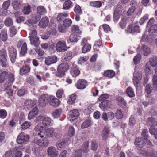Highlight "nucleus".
<instances>
[{"label":"nucleus","mask_w":157,"mask_h":157,"mask_svg":"<svg viewBox=\"0 0 157 157\" xmlns=\"http://www.w3.org/2000/svg\"><path fill=\"white\" fill-rule=\"evenodd\" d=\"M44 136L48 137H51L54 140L59 139L61 137V135L59 133L56 132L52 128H50L44 131Z\"/></svg>","instance_id":"nucleus-1"},{"label":"nucleus","mask_w":157,"mask_h":157,"mask_svg":"<svg viewBox=\"0 0 157 157\" xmlns=\"http://www.w3.org/2000/svg\"><path fill=\"white\" fill-rule=\"evenodd\" d=\"M69 67V65L67 63L60 64L57 68V71L56 74V76L59 77H63L65 72L67 71Z\"/></svg>","instance_id":"nucleus-2"},{"label":"nucleus","mask_w":157,"mask_h":157,"mask_svg":"<svg viewBox=\"0 0 157 157\" xmlns=\"http://www.w3.org/2000/svg\"><path fill=\"white\" fill-rule=\"evenodd\" d=\"M37 33L35 30L32 31L30 33V40L31 44L36 47L38 46L39 44V38L37 37Z\"/></svg>","instance_id":"nucleus-3"},{"label":"nucleus","mask_w":157,"mask_h":157,"mask_svg":"<svg viewBox=\"0 0 157 157\" xmlns=\"http://www.w3.org/2000/svg\"><path fill=\"white\" fill-rule=\"evenodd\" d=\"M142 73L141 71H138L135 70L133 75V81L136 89L138 88V84L142 78Z\"/></svg>","instance_id":"nucleus-4"},{"label":"nucleus","mask_w":157,"mask_h":157,"mask_svg":"<svg viewBox=\"0 0 157 157\" xmlns=\"http://www.w3.org/2000/svg\"><path fill=\"white\" fill-rule=\"evenodd\" d=\"M29 139V136L28 135L24 132H21L17 136L16 141L19 144H25Z\"/></svg>","instance_id":"nucleus-5"},{"label":"nucleus","mask_w":157,"mask_h":157,"mask_svg":"<svg viewBox=\"0 0 157 157\" xmlns=\"http://www.w3.org/2000/svg\"><path fill=\"white\" fill-rule=\"evenodd\" d=\"M7 57L6 50L4 49L1 50L0 53V61L1 64L3 67H6L8 66Z\"/></svg>","instance_id":"nucleus-6"},{"label":"nucleus","mask_w":157,"mask_h":157,"mask_svg":"<svg viewBox=\"0 0 157 157\" xmlns=\"http://www.w3.org/2000/svg\"><path fill=\"white\" fill-rule=\"evenodd\" d=\"M69 47L67 46L66 42L64 41H59L56 44V48L57 52H63L66 51Z\"/></svg>","instance_id":"nucleus-7"},{"label":"nucleus","mask_w":157,"mask_h":157,"mask_svg":"<svg viewBox=\"0 0 157 157\" xmlns=\"http://www.w3.org/2000/svg\"><path fill=\"white\" fill-rule=\"evenodd\" d=\"M125 31L128 33L134 34L140 33V29L139 26L132 25H129V27L126 29Z\"/></svg>","instance_id":"nucleus-8"},{"label":"nucleus","mask_w":157,"mask_h":157,"mask_svg":"<svg viewBox=\"0 0 157 157\" xmlns=\"http://www.w3.org/2000/svg\"><path fill=\"white\" fill-rule=\"evenodd\" d=\"M47 153L50 157H56L59 154L57 149L53 146H50L48 148Z\"/></svg>","instance_id":"nucleus-9"},{"label":"nucleus","mask_w":157,"mask_h":157,"mask_svg":"<svg viewBox=\"0 0 157 157\" xmlns=\"http://www.w3.org/2000/svg\"><path fill=\"white\" fill-rule=\"evenodd\" d=\"M48 102L51 105L54 106H58L60 103L59 100L54 96L51 95L48 98Z\"/></svg>","instance_id":"nucleus-10"},{"label":"nucleus","mask_w":157,"mask_h":157,"mask_svg":"<svg viewBox=\"0 0 157 157\" xmlns=\"http://www.w3.org/2000/svg\"><path fill=\"white\" fill-rule=\"evenodd\" d=\"M44 128H45V127L39 125H38L34 127V130L36 132V134L37 136L42 138L44 137V133L43 131Z\"/></svg>","instance_id":"nucleus-11"},{"label":"nucleus","mask_w":157,"mask_h":157,"mask_svg":"<svg viewBox=\"0 0 157 157\" xmlns=\"http://www.w3.org/2000/svg\"><path fill=\"white\" fill-rule=\"evenodd\" d=\"M79 114L77 110L74 109L70 111L67 115V118L69 121L72 122L79 116Z\"/></svg>","instance_id":"nucleus-12"},{"label":"nucleus","mask_w":157,"mask_h":157,"mask_svg":"<svg viewBox=\"0 0 157 157\" xmlns=\"http://www.w3.org/2000/svg\"><path fill=\"white\" fill-rule=\"evenodd\" d=\"M9 52L11 61L13 63H14L16 58V50L13 47H11L9 48Z\"/></svg>","instance_id":"nucleus-13"},{"label":"nucleus","mask_w":157,"mask_h":157,"mask_svg":"<svg viewBox=\"0 0 157 157\" xmlns=\"http://www.w3.org/2000/svg\"><path fill=\"white\" fill-rule=\"evenodd\" d=\"M89 143L87 142H85L83 147L81 150H78L75 152V157H81V151L86 152L88 148Z\"/></svg>","instance_id":"nucleus-14"},{"label":"nucleus","mask_w":157,"mask_h":157,"mask_svg":"<svg viewBox=\"0 0 157 157\" xmlns=\"http://www.w3.org/2000/svg\"><path fill=\"white\" fill-rule=\"evenodd\" d=\"M86 80L83 79L79 80L76 84V88L78 89H83L86 88L87 86Z\"/></svg>","instance_id":"nucleus-15"},{"label":"nucleus","mask_w":157,"mask_h":157,"mask_svg":"<svg viewBox=\"0 0 157 157\" xmlns=\"http://www.w3.org/2000/svg\"><path fill=\"white\" fill-rule=\"evenodd\" d=\"M42 124L44 127L47 126L52 125L53 123V121L50 117L43 116Z\"/></svg>","instance_id":"nucleus-16"},{"label":"nucleus","mask_w":157,"mask_h":157,"mask_svg":"<svg viewBox=\"0 0 157 157\" xmlns=\"http://www.w3.org/2000/svg\"><path fill=\"white\" fill-rule=\"evenodd\" d=\"M49 141L48 138L45 137L43 139H39L37 141V144L40 147H44L48 146Z\"/></svg>","instance_id":"nucleus-17"},{"label":"nucleus","mask_w":157,"mask_h":157,"mask_svg":"<svg viewBox=\"0 0 157 157\" xmlns=\"http://www.w3.org/2000/svg\"><path fill=\"white\" fill-rule=\"evenodd\" d=\"M48 96L46 95H41L39 98V103L40 106L42 107L45 106L48 102Z\"/></svg>","instance_id":"nucleus-18"},{"label":"nucleus","mask_w":157,"mask_h":157,"mask_svg":"<svg viewBox=\"0 0 157 157\" xmlns=\"http://www.w3.org/2000/svg\"><path fill=\"white\" fill-rule=\"evenodd\" d=\"M57 58L56 56H52L45 58V63L46 65L49 66L51 64L56 63Z\"/></svg>","instance_id":"nucleus-19"},{"label":"nucleus","mask_w":157,"mask_h":157,"mask_svg":"<svg viewBox=\"0 0 157 157\" xmlns=\"http://www.w3.org/2000/svg\"><path fill=\"white\" fill-rule=\"evenodd\" d=\"M110 132L109 128L105 126L101 132V136L104 140H106L108 138Z\"/></svg>","instance_id":"nucleus-20"},{"label":"nucleus","mask_w":157,"mask_h":157,"mask_svg":"<svg viewBox=\"0 0 157 157\" xmlns=\"http://www.w3.org/2000/svg\"><path fill=\"white\" fill-rule=\"evenodd\" d=\"M38 111L37 108L36 107H35L29 113L28 117V119L31 120L35 117L38 114Z\"/></svg>","instance_id":"nucleus-21"},{"label":"nucleus","mask_w":157,"mask_h":157,"mask_svg":"<svg viewBox=\"0 0 157 157\" xmlns=\"http://www.w3.org/2000/svg\"><path fill=\"white\" fill-rule=\"evenodd\" d=\"M146 124L147 126H150V128H152V129L157 125V121L153 118H149L147 119Z\"/></svg>","instance_id":"nucleus-22"},{"label":"nucleus","mask_w":157,"mask_h":157,"mask_svg":"<svg viewBox=\"0 0 157 157\" xmlns=\"http://www.w3.org/2000/svg\"><path fill=\"white\" fill-rule=\"evenodd\" d=\"M48 23V19L47 17L44 16L40 21L38 25L41 28H44L47 26Z\"/></svg>","instance_id":"nucleus-23"},{"label":"nucleus","mask_w":157,"mask_h":157,"mask_svg":"<svg viewBox=\"0 0 157 157\" xmlns=\"http://www.w3.org/2000/svg\"><path fill=\"white\" fill-rule=\"evenodd\" d=\"M135 144L136 146L139 148H142L145 145V140L141 138H137L136 139Z\"/></svg>","instance_id":"nucleus-24"},{"label":"nucleus","mask_w":157,"mask_h":157,"mask_svg":"<svg viewBox=\"0 0 157 157\" xmlns=\"http://www.w3.org/2000/svg\"><path fill=\"white\" fill-rule=\"evenodd\" d=\"M7 30L6 29H3L0 33V41H6L7 39Z\"/></svg>","instance_id":"nucleus-25"},{"label":"nucleus","mask_w":157,"mask_h":157,"mask_svg":"<svg viewBox=\"0 0 157 157\" xmlns=\"http://www.w3.org/2000/svg\"><path fill=\"white\" fill-rule=\"evenodd\" d=\"M36 101H33L30 100H26L25 102V108L29 109L36 104Z\"/></svg>","instance_id":"nucleus-26"},{"label":"nucleus","mask_w":157,"mask_h":157,"mask_svg":"<svg viewBox=\"0 0 157 157\" xmlns=\"http://www.w3.org/2000/svg\"><path fill=\"white\" fill-rule=\"evenodd\" d=\"M80 71L76 65H73L70 73L73 77L78 76L80 73Z\"/></svg>","instance_id":"nucleus-27"},{"label":"nucleus","mask_w":157,"mask_h":157,"mask_svg":"<svg viewBox=\"0 0 157 157\" xmlns=\"http://www.w3.org/2000/svg\"><path fill=\"white\" fill-rule=\"evenodd\" d=\"M79 35L72 33L69 37V40L71 42H76L80 39Z\"/></svg>","instance_id":"nucleus-28"},{"label":"nucleus","mask_w":157,"mask_h":157,"mask_svg":"<svg viewBox=\"0 0 157 157\" xmlns=\"http://www.w3.org/2000/svg\"><path fill=\"white\" fill-rule=\"evenodd\" d=\"M30 70V67L28 65L23 66L20 70V74L21 75L29 73Z\"/></svg>","instance_id":"nucleus-29"},{"label":"nucleus","mask_w":157,"mask_h":157,"mask_svg":"<svg viewBox=\"0 0 157 157\" xmlns=\"http://www.w3.org/2000/svg\"><path fill=\"white\" fill-rule=\"evenodd\" d=\"M140 153L143 155L146 156L147 157H156L153 151H146L145 150H142Z\"/></svg>","instance_id":"nucleus-30"},{"label":"nucleus","mask_w":157,"mask_h":157,"mask_svg":"<svg viewBox=\"0 0 157 157\" xmlns=\"http://www.w3.org/2000/svg\"><path fill=\"white\" fill-rule=\"evenodd\" d=\"M141 50L142 51L143 55L147 56L149 55L151 52V50L150 48L147 46L143 44L141 47Z\"/></svg>","instance_id":"nucleus-31"},{"label":"nucleus","mask_w":157,"mask_h":157,"mask_svg":"<svg viewBox=\"0 0 157 157\" xmlns=\"http://www.w3.org/2000/svg\"><path fill=\"white\" fill-rule=\"evenodd\" d=\"M144 72L145 75L147 76L151 74L153 72L151 69V66L149 62H147L145 65Z\"/></svg>","instance_id":"nucleus-32"},{"label":"nucleus","mask_w":157,"mask_h":157,"mask_svg":"<svg viewBox=\"0 0 157 157\" xmlns=\"http://www.w3.org/2000/svg\"><path fill=\"white\" fill-rule=\"evenodd\" d=\"M152 40L151 36L149 34H147V33H145L142 36L141 41L143 42L151 41Z\"/></svg>","instance_id":"nucleus-33"},{"label":"nucleus","mask_w":157,"mask_h":157,"mask_svg":"<svg viewBox=\"0 0 157 157\" xmlns=\"http://www.w3.org/2000/svg\"><path fill=\"white\" fill-rule=\"evenodd\" d=\"M104 75L108 78H112L115 75V72L113 70H107L105 71L104 73Z\"/></svg>","instance_id":"nucleus-34"},{"label":"nucleus","mask_w":157,"mask_h":157,"mask_svg":"<svg viewBox=\"0 0 157 157\" xmlns=\"http://www.w3.org/2000/svg\"><path fill=\"white\" fill-rule=\"evenodd\" d=\"M72 53L70 51H68L66 52L64 56V59L65 61H69L72 58Z\"/></svg>","instance_id":"nucleus-35"},{"label":"nucleus","mask_w":157,"mask_h":157,"mask_svg":"<svg viewBox=\"0 0 157 157\" xmlns=\"http://www.w3.org/2000/svg\"><path fill=\"white\" fill-rule=\"evenodd\" d=\"M155 74L154 75L153 78V86L154 89L157 90V66L155 70Z\"/></svg>","instance_id":"nucleus-36"},{"label":"nucleus","mask_w":157,"mask_h":157,"mask_svg":"<svg viewBox=\"0 0 157 157\" xmlns=\"http://www.w3.org/2000/svg\"><path fill=\"white\" fill-rule=\"evenodd\" d=\"M149 62L150 66L151 65L152 67H157V57L154 56L150 59Z\"/></svg>","instance_id":"nucleus-37"},{"label":"nucleus","mask_w":157,"mask_h":157,"mask_svg":"<svg viewBox=\"0 0 157 157\" xmlns=\"http://www.w3.org/2000/svg\"><path fill=\"white\" fill-rule=\"evenodd\" d=\"M142 136L144 137L147 144L149 145H151V142L149 140H147V138L148 137L147 129H145L142 132Z\"/></svg>","instance_id":"nucleus-38"},{"label":"nucleus","mask_w":157,"mask_h":157,"mask_svg":"<svg viewBox=\"0 0 157 157\" xmlns=\"http://www.w3.org/2000/svg\"><path fill=\"white\" fill-rule=\"evenodd\" d=\"M68 15V13L67 11H65L63 13H60L57 16V19L58 21H61L64 18Z\"/></svg>","instance_id":"nucleus-39"},{"label":"nucleus","mask_w":157,"mask_h":157,"mask_svg":"<svg viewBox=\"0 0 157 157\" xmlns=\"http://www.w3.org/2000/svg\"><path fill=\"white\" fill-rule=\"evenodd\" d=\"M37 11L40 15H43L46 13V9L43 6H38L37 8Z\"/></svg>","instance_id":"nucleus-40"},{"label":"nucleus","mask_w":157,"mask_h":157,"mask_svg":"<svg viewBox=\"0 0 157 157\" xmlns=\"http://www.w3.org/2000/svg\"><path fill=\"white\" fill-rule=\"evenodd\" d=\"M117 102L120 106L122 107L125 106L126 105V103L125 100L121 97H119L117 99Z\"/></svg>","instance_id":"nucleus-41"},{"label":"nucleus","mask_w":157,"mask_h":157,"mask_svg":"<svg viewBox=\"0 0 157 157\" xmlns=\"http://www.w3.org/2000/svg\"><path fill=\"white\" fill-rule=\"evenodd\" d=\"M126 93L128 96L131 98L135 96V94L133 90L131 87H129L127 88Z\"/></svg>","instance_id":"nucleus-42"},{"label":"nucleus","mask_w":157,"mask_h":157,"mask_svg":"<svg viewBox=\"0 0 157 157\" xmlns=\"http://www.w3.org/2000/svg\"><path fill=\"white\" fill-rule=\"evenodd\" d=\"M65 142L63 140H60L57 142L56 144V146L57 149L60 150L61 148H64L65 146Z\"/></svg>","instance_id":"nucleus-43"},{"label":"nucleus","mask_w":157,"mask_h":157,"mask_svg":"<svg viewBox=\"0 0 157 157\" xmlns=\"http://www.w3.org/2000/svg\"><path fill=\"white\" fill-rule=\"evenodd\" d=\"M6 88L5 89L4 91L6 92L9 96H12L13 94V91L11 89V86H7L6 84L5 85Z\"/></svg>","instance_id":"nucleus-44"},{"label":"nucleus","mask_w":157,"mask_h":157,"mask_svg":"<svg viewBox=\"0 0 157 157\" xmlns=\"http://www.w3.org/2000/svg\"><path fill=\"white\" fill-rule=\"evenodd\" d=\"M27 45L26 43H24L21 47L20 51V53L22 55H25L27 52Z\"/></svg>","instance_id":"nucleus-45"},{"label":"nucleus","mask_w":157,"mask_h":157,"mask_svg":"<svg viewBox=\"0 0 157 157\" xmlns=\"http://www.w3.org/2000/svg\"><path fill=\"white\" fill-rule=\"evenodd\" d=\"M91 124V121L90 119H87L82 124L81 127L83 129L90 127Z\"/></svg>","instance_id":"nucleus-46"},{"label":"nucleus","mask_w":157,"mask_h":157,"mask_svg":"<svg viewBox=\"0 0 157 157\" xmlns=\"http://www.w3.org/2000/svg\"><path fill=\"white\" fill-rule=\"evenodd\" d=\"M31 125L30 122L25 121L21 125V129H26L30 127Z\"/></svg>","instance_id":"nucleus-47"},{"label":"nucleus","mask_w":157,"mask_h":157,"mask_svg":"<svg viewBox=\"0 0 157 157\" xmlns=\"http://www.w3.org/2000/svg\"><path fill=\"white\" fill-rule=\"evenodd\" d=\"M71 31L72 33L77 34L78 35L80 34V32L78 27L77 25H73L71 27Z\"/></svg>","instance_id":"nucleus-48"},{"label":"nucleus","mask_w":157,"mask_h":157,"mask_svg":"<svg viewBox=\"0 0 157 157\" xmlns=\"http://www.w3.org/2000/svg\"><path fill=\"white\" fill-rule=\"evenodd\" d=\"M141 59V55L140 54H138L133 58L134 63L135 64H138Z\"/></svg>","instance_id":"nucleus-49"},{"label":"nucleus","mask_w":157,"mask_h":157,"mask_svg":"<svg viewBox=\"0 0 157 157\" xmlns=\"http://www.w3.org/2000/svg\"><path fill=\"white\" fill-rule=\"evenodd\" d=\"M90 5L92 6L98 8L101 6L102 3L100 1H97L90 2Z\"/></svg>","instance_id":"nucleus-50"},{"label":"nucleus","mask_w":157,"mask_h":157,"mask_svg":"<svg viewBox=\"0 0 157 157\" xmlns=\"http://www.w3.org/2000/svg\"><path fill=\"white\" fill-rule=\"evenodd\" d=\"M16 147L10 149L7 151L5 153L4 156L5 157H10L12 154L14 152V151L16 150Z\"/></svg>","instance_id":"nucleus-51"},{"label":"nucleus","mask_w":157,"mask_h":157,"mask_svg":"<svg viewBox=\"0 0 157 157\" xmlns=\"http://www.w3.org/2000/svg\"><path fill=\"white\" fill-rule=\"evenodd\" d=\"M91 46L90 44H88L82 47V51L83 53H85L89 51L91 49Z\"/></svg>","instance_id":"nucleus-52"},{"label":"nucleus","mask_w":157,"mask_h":157,"mask_svg":"<svg viewBox=\"0 0 157 157\" xmlns=\"http://www.w3.org/2000/svg\"><path fill=\"white\" fill-rule=\"evenodd\" d=\"M13 7L15 10L18 9L21 7V4L18 1H14L13 3Z\"/></svg>","instance_id":"nucleus-53"},{"label":"nucleus","mask_w":157,"mask_h":157,"mask_svg":"<svg viewBox=\"0 0 157 157\" xmlns=\"http://www.w3.org/2000/svg\"><path fill=\"white\" fill-rule=\"evenodd\" d=\"M76 98V95L73 94H72L69 97L67 102L69 104H72L73 103L75 102Z\"/></svg>","instance_id":"nucleus-54"},{"label":"nucleus","mask_w":157,"mask_h":157,"mask_svg":"<svg viewBox=\"0 0 157 157\" xmlns=\"http://www.w3.org/2000/svg\"><path fill=\"white\" fill-rule=\"evenodd\" d=\"M72 23V21L70 19H66L63 21V25L66 27L70 26Z\"/></svg>","instance_id":"nucleus-55"},{"label":"nucleus","mask_w":157,"mask_h":157,"mask_svg":"<svg viewBox=\"0 0 157 157\" xmlns=\"http://www.w3.org/2000/svg\"><path fill=\"white\" fill-rule=\"evenodd\" d=\"M75 133V129L73 127H69L68 131V134L70 137H71L74 135Z\"/></svg>","instance_id":"nucleus-56"},{"label":"nucleus","mask_w":157,"mask_h":157,"mask_svg":"<svg viewBox=\"0 0 157 157\" xmlns=\"http://www.w3.org/2000/svg\"><path fill=\"white\" fill-rule=\"evenodd\" d=\"M7 74V72L6 71H3L1 73L0 75V82L2 83L6 79Z\"/></svg>","instance_id":"nucleus-57"},{"label":"nucleus","mask_w":157,"mask_h":157,"mask_svg":"<svg viewBox=\"0 0 157 157\" xmlns=\"http://www.w3.org/2000/svg\"><path fill=\"white\" fill-rule=\"evenodd\" d=\"M72 2L70 0L66 1L64 3L63 7L64 9H69L71 5Z\"/></svg>","instance_id":"nucleus-58"},{"label":"nucleus","mask_w":157,"mask_h":157,"mask_svg":"<svg viewBox=\"0 0 157 157\" xmlns=\"http://www.w3.org/2000/svg\"><path fill=\"white\" fill-rule=\"evenodd\" d=\"M10 3V1L8 0L5 1L2 5V8L3 10H7Z\"/></svg>","instance_id":"nucleus-59"},{"label":"nucleus","mask_w":157,"mask_h":157,"mask_svg":"<svg viewBox=\"0 0 157 157\" xmlns=\"http://www.w3.org/2000/svg\"><path fill=\"white\" fill-rule=\"evenodd\" d=\"M149 27V31L151 33L157 32V25H152Z\"/></svg>","instance_id":"nucleus-60"},{"label":"nucleus","mask_w":157,"mask_h":157,"mask_svg":"<svg viewBox=\"0 0 157 157\" xmlns=\"http://www.w3.org/2000/svg\"><path fill=\"white\" fill-rule=\"evenodd\" d=\"M61 112L60 109H57L54 111L52 113L53 116L55 118H57L59 117Z\"/></svg>","instance_id":"nucleus-61"},{"label":"nucleus","mask_w":157,"mask_h":157,"mask_svg":"<svg viewBox=\"0 0 157 157\" xmlns=\"http://www.w3.org/2000/svg\"><path fill=\"white\" fill-rule=\"evenodd\" d=\"M16 33V28L13 26L11 27L10 29V36L11 37L13 36Z\"/></svg>","instance_id":"nucleus-62"},{"label":"nucleus","mask_w":157,"mask_h":157,"mask_svg":"<svg viewBox=\"0 0 157 157\" xmlns=\"http://www.w3.org/2000/svg\"><path fill=\"white\" fill-rule=\"evenodd\" d=\"M16 150L14 151V152L13 153V155L12 157H21L22 156V152L18 150L17 148L16 147Z\"/></svg>","instance_id":"nucleus-63"},{"label":"nucleus","mask_w":157,"mask_h":157,"mask_svg":"<svg viewBox=\"0 0 157 157\" xmlns=\"http://www.w3.org/2000/svg\"><path fill=\"white\" fill-rule=\"evenodd\" d=\"M13 23L12 20L10 18L6 19L4 21V24L6 26H10L13 24Z\"/></svg>","instance_id":"nucleus-64"}]
</instances>
